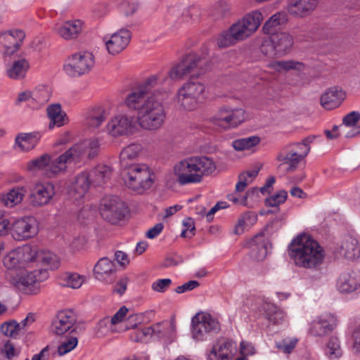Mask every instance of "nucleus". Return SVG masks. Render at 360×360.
<instances>
[{"label": "nucleus", "instance_id": "nucleus-1", "mask_svg": "<svg viewBox=\"0 0 360 360\" xmlns=\"http://www.w3.org/2000/svg\"><path fill=\"white\" fill-rule=\"evenodd\" d=\"M202 63V60L196 54H188L174 65L168 74L159 72L148 77L144 82L133 88L125 98H163L164 92L160 89L153 90V89L165 83L168 77L176 80L183 79L187 75L198 77L202 72L199 70Z\"/></svg>", "mask_w": 360, "mask_h": 360}, {"label": "nucleus", "instance_id": "nucleus-2", "mask_svg": "<svg viewBox=\"0 0 360 360\" xmlns=\"http://www.w3.org/2000/svg\"><path fill=\"white\" fill-rule=\"evenodd\" d=\"M289 254L296 266L314 270L321 267L326 257L323 248L307 234L291 242Z\"/></svg>", "mask_w": 360, "mask_h": 360}, {"label": "nucleus", "instance_id": "nucleus-3", "mask_svg": "<svg viewBox=\"0 0 360 360\" xmlns=\"http://www.w3.org/2000/svg\"><path fill=\"white\" fill-rule=\"evenodd\" d=\"M163 98H125L124 103L136 114L137 121L143 129H160L165 120V112L162 105Z\"/></svg>", "mask_w": 360, "mask_h": 360}, {"label": "nucleus", "instance_id": "nucleus-4", "mask_svg": "<svg viewBox=\"0 0 360 360\" xmlns=\"http://www.w3.org/2000/svg\"><path fill=\"white\" fill-rule=\"evenodd\" d=\"M216 169L214 161L206 156H193L185 158L175 165L174 173L181 185L200 183L204 176L212 174Z\"/></svg>", "mask_w": 360, "mask_h": 360}, {"label": "nucleus", "instance_id": "nucleus-5", "mask_svg": "<svg viewBox=\"0 0 360 360\" xmlns=\"http://www.w3.org/2000/svg\"><path fill=\"white\" fill-rule=\"evenodd\" d=\"M100 143L98 139L84 140L73 145L58 156L52 158L49 171L56 175L65 172L68 165L77 163L87 155L89 158H94L98 152Z\"/></svg>", "mask_w": 360, "mask_h": 360}, {"label": "nucleus", "instance_id": "nucleus-6", "mask_svg": "<svg viewBox=\"0 0 360 360\" xmlns=\"http://www.w3.org/2000/svg\"><path fill=\"white\" fill-rule=\"evenodd\" d=\"M122 178L129 189L141 194L151 188L155 175L147 164L131 163L122 168Z\"/></svg>", "mask_w": 360, "mask_h": 360}, {"label": "nucleus", "instance_id": "nucleus-7", "mask_svg": "<svg viewBox=\"0 0 360 360\" xmlns=\"http://www.w3.org/2000/svg\"><path fill=\"white\" fill-rule=\"evenodd\" d=\"M285 219V214L275 217L250 241V256L252 259L262 261L266 257L269 247L271 245L269 236L282 226Z\"/></svg>", "mask_w": 360, "mask_h": 360}, {"label": "nucleus", "instance_id": "nucleus-8", "mask_svg": "<svg viewBox=\"0 0 360 360\" xmlns=\"http://www.w3.org/2000/svg\"><path fill=\"white\" fill-rule=\"evenodd\" d=\"M94 65L95 58L93 53L88 51H80L67 58L63 70L68 76L76 77L89 73Z\"/></svg>", "mask_w": 360, "mask_h": 360}, {"label": "nucleus", "instance_id": "nucleus-9", "mask_svg": "<svg viewBox=\"0 0 360 360\" xmlns=\"http://www.w3.org/2000/svg\"><path fill=\"white\" fill-rule=\"evenodd\" d=\"M205 87L198 82H188L178 91L176 101L185 110L195 109L205 98Z\"/></svg>", "mask_w": 360, "mask_h": 360}, {"label": "nucleus", "instance_id": "nucleus-10", "mask_svg": "<svg viewBox=\"0 0 360 360\" xmlns=\"http://www.w3.org/2000/svg\"><path fill=\"white\" fill-rule=\"evenodd\" d=\"M192 338L197 341L207 340L212 333L220 329L219 321L210 314L200 312L192 318Z\"/></svg>", "mask_w": 360, "mask_h": 360}, {"label": "nucleus", "instance_id": "nucleus-11", "mask_svg": "<svg viewBox=\"0 0 360 360\" xmlns=\"http://www.w3.org/2000/svg\"><path fill=\"white\" fill-rule=\"evenodd\" d=\"M245 120V111L241 108L222 107L211 118L212 124L223 129L235 128Z\"/></svg>", "mask_w": 360, "mask_h": 360}, {"label": "nucleus", "instance_id": "nucleus-12", "mask_svg": "<svg viewBox=\"0 0 360 360\" xmlns=\"http://www.w3.org/2000/svg\"><path fill=\"white\" fill-rule=\"evenodd\" d=\"M49 277L46 269H37L13 278L12 282L17 288L26 293L36 294L39 291L40 283Z\"/></svg>", "mask_w": 360, "mask_h": 360}, {"label": "nucleus", "instance_id": "nucleus-13", "mask_svg": "<svg viewBox=\"0 0 360 360\" xmlns=\"http://www.w3.org/2000/svg\"><path fill=\"white\" fill-rule=\"evenodd\" d=\"M263 20L261 12L253 11L233 24L231 28L238 41H241L254 33Z\"/></svg>", "mask_w": 360, "mask_h": 360}, {"label": "nucleus", "instance_id": "nucleus-14", "mask_svg": "<svg viewBox=\"0 0 360 360\" xmlns=\"http://www.w3.org/2000/svg\"><path fill=\"white\" fill-rule=\"evenodd\" d=\"M39 232V223L32 216L20 217L11 224V233L16 240H25L34 238Z\"/></svg>", "mask_w": 360, "mask_h": 360}, {"label": "nucleus", "instance_id": "nucleus-15", "mask_svg": "<svg viewBox=\"0 0 360 360\" xmlns=\"http://www.w3.org/2000/svg\"><path fill=\"white\" fill-rule=\"evenodd\" d=\"M308 153V148L293 143L283 148L278 153L277 160L282 162L281 165H288V172H292Z\"/></svg>", "mask_w": 360, "mask_h": 360}, {"label": "nucleus", "instance_id": "nucleus-16", "mask_svg": "<svg viewBox=\"0 0 360 360\" xmlns=\"http://www.w3.org/2000/svg\"><path fill=\"white\" fill-rule=\"evenodd\" d=\"M123 207L124 204L118 197L105 196L101 201L100 212L104 219L115 224L124 216Z\"/></svg>", "mask_w": 360, "mask_h": 360}, {"label": "nucleus", "instance_id": "nucleus-17", "mask_svg": "<svg viewBox=\"0 0 360 360\" xmlns=\"http://www.w3.org/2000/svg\"><path fill=\"white\" fill-rule=\"evenodd\" d=\"M25 34L20 30L0 33V52L5 56L15 53L21 46Z\"/></svg>", "mask_w": 360, "mask_h": 360}, {"label": "nucleus", "instance_id": "nucleus-18", "mask_svg": "<svg viewBox=\"0 0 360 360\" xmlns=\"http://www.w3.org/2000/svg\"><path fill=\"white\" fill-rule=\"evenodd\" d=\"M55 195L54 186L51 183H37L30 191V202L34 207L48 204Z\"/></svg>", "mask_w": 360, "mask_h": 360}, {"label": "nucleus", "instance_id": "nucleus-19", "mask_svg": "<svg viewBox=\"0 0 360 360\" xmlns=\"http://www.w3.org/2000/svg\"><path fill=\"white\" fill-rule=\"evenodd\" d=\"M236 350L234 342L227 339H219L207 354V360H231Z\"/></svg>", "mask_w": 360, "mask_h": 360}, {"label": "nucleus", "instance_id": "nucleus-20", "mask_svg": "<svg viewBox=\"0 0 360 360\" xmlns=\"http://www.w3.org/2000/svg\"><path fill=\"white\" fill-rule=\"evenodd\" d=\"M132 118L124 115L114 116L106 126V130L112 136L127 135L133 131Z\"/></svg>", "mask_w": 360, "mask_h": 360}, {"label": "nucleus", "instance_id": "nucleus-21", "mask_svg": "<svg viewBox=\"0 0 360 360\" xmlns=\"http://www.w3.org/2000/svg\"><path fill=\"white\" fill-rule=\"evenodd\" d=\"M131 33L128 30L121 29L110 37H105L104 41L109 53L115 55L123 51L129 44Z\"/></svg>", "mask_w": 360, "mask_h": 360}, {"label": "nucleus", "instance_id": "nucleus-22", "mask_svg": "<svg viewBox=\"0 0 360 360\" xmlns=\"http://www.w3.org/2000/svg\"><path fill=\"white\" fill-rule=\"evenodd\" d=\"M75 323L76 316L72 311H61L53 321L51 330L55 334L60 335L72 329Z\"/></svg>", "mask_w": 360, "mask_h": 360}, {"label": "nucleus", "instance_id": "nucleus-23", "mask_svg": "<svg viewBox=\"0 0 360 360\" xmlns=\"http://www.w3.org/2000/svg\"><path fill=\"white\" fill-rule=\"evenodd\" d=\"M116 272L114 262L108 257L101 258L94 266L95 278L101 281L110 283L115 278Z\"/></svg>", "mask_w": 360, "mask_h": 360}, {"label": "nucleus", "instance_id": "nucleus-24", "mask_svg": "<svg viewBox=\"0 0 360 360\" xmlns=\"http://www.w3.org/2000/svg\"><path fill=\"white\" fill-rule=\"evenodd\" d=\"M336 326V320L331 314L321 316L314 320L310 326L309 333L316 337L326 335Z\"/></svg>", "mask_w": 360, "mask_h": 360}, {"label": "nucleus", "instance_id": "nucleus-25", "mask_svg": "<svg viewBox=\"0 0 360 360\" xmlns=\"http://www.w3.org/2000/svg\"><path fill=\"white\" fill-rule=\"evenodd\" d=\"M89 175L86 172L78 174L69 185L70 196L75 200L82 199L86 193L89 187Z\"/></svg>", "mask_w": 360, "mask_h": 360}, {"label": "nucleus", "instance_id": "nucleus-26", "mask_svg": "<svg viewBox=\"0 0 360 360\" xmlns=\"http://www.w3.org/2000/svg\"><path fill=\"white\" fill-rule=\"evenodd\" d=\"M318 1V0H290L288 11L290 15L295 17H306L315 10Z\"/></svg>", "mask_w": 360, "mask_h": 360}, {"label": "nucleus", "instance_id": "nucleus-27", "mask_svg": "<svg viewBox=\"0 0 360 360\" xmlns=\"http://www.w3.org/2000/svg\"><path fill=\"white\" fill-rule=\"evenodd\" d=\"M345 92L338 87L328 89L321 96V104L326 110L338 107L345 98Z\"/></svg>", "mask_w": 360, "mask_h": 360}, {"label": "nucleus", "instance_id": "nucleus-28", "mask_svg": "<svg viewBox=\"0 0 360 360\" xmlns=\"http://www.w3.org/2000/svg\"><path fill=\"white\" fill-rule=\"evenodd\" d=\"M340 255L348 260L360 257V245L358 240L352 236L346 237L340 246Z\"/></svg>", "mask_w": 360, "mask_h": 360}, {"label": "nucleus", "instance_id": "nucleus-29", "mask_svg": "<svg viewBox=\"0 0 360 360\" xmlns=\"http://www.w3.org/2000/svg\"><path fill=\"white\" fill-rule=\"evenodd\" d=\"M82 22L79 20L66 21L57 27V33L64 39L70 40L77 37L82 28Z\"/></svg>", "mask_w": 360, "mask_h": 360}, {"label": "nucleus", "instance_id": "nucleus-30", "mask_svg": "<svg viewBox=\"0 0 360 360\" xmlns=\"http://www.w3.org/2000/svg\"><path fill=\"white\" fill-rule=\"evenodd\" d=\"M128 312L126 307H122L110 319L105 318L100 322V325L108 326L109 330L115 333L124 332L123 321Z\"/></svg>", "mask_w": 360, "mask_h": 360}, {"label": "nucleus", "instance_id": "nucleus-31", "mask_svg": "<svg viewBox=\"0 0 360 360\" xmlns=\"http://www.w3.org/2000/svg\"><path fill=\"white\" fill-rule=\"evenodd\" d=\"M360 287V274L352 272L342 274L338 281V288L341 292H351Z\"/></svg>", "mask_w": 360, "mask_h": 360}, {"label": "nucleus", "instance_id": "nucleus-32", "mask_svg": "<svg viewBox=\"0 0 360 360\" xmlns=\"http://www.w3.org/2000/svg\"><path fill=\"white\" fill-rule=\"evenodd\" d=\"M29 68V62L25 58H19L8 65L6 74L10 79H21L26 76V73Z\"/></svg>", "mask_w": 360, "mask_h": 360}, {"label": "nucleus", "instance_id": "nucleus-33", "mask_svg": "<svg viewBox=\"0 0 360 360\" xmlns=\"http://www.w3.org/2000/svg\"><path fill=\"white\" fill-rule=\"evenodd\" d=\"M26 193V187L18 186L2 195L1 200L6 207H13L22 201Z\"/></svg>", "mask_w": 360, "mask_h": 360}, {"label": "nucleus", "instance_id": "nucleus-34", "mask_svg": "<svg viewBox=\"0 0 360 360\" xmlns=\"http://www.w3.org/2000/svg\"><path fill=\"white\" fill-rule=\"evenodd\" d=\"M41 135L39 132L20 134L15 138V147L26 152L33 149L38 143Z\"/></svg>", "mask_w": 360, "mask_h": 360}, {"label": "nucleus", "instance_id": "nucleus-35", "mask_svg": "<svg viewBox=\"0 0 360 360\" xmlns=\"http://www.w3.org/2000/svg\"><path fill=\"white\" fill-rule=\"evenodd\" d=\"M323 352L329 360H339L344 354L340 339L335 335L330 336L325 345Z\"/></svg>", "mask_w": 360, "mask_h": 360}, {"label": "nucleus", "instance_id": "nucleus-36", "mask_svg": "<svg viewBox=\"0 0 360 360\" xmlns=\"http://www.w3.org/2000/svg\"><path fill=\"white\" fill-rule=\"evenodd\" d=\"M52 163V158L48 154H44L39 158H34L27 163V169L34 172L37 170H45L48 176H56L49 171L50 165Z\"/></svg>", "mask_w": 360, "mask_h": 360}, {"label": "nucleus", "instance_id": "nucleus-37", "mask_svg": "<svg viewBox=\"0 0 360 360\" xmlns=\"http://www.w3.org/2000/svg\"><path fill=\"white\" fill-rule=\"evenodd\" d=\"M47 113L50 119L49 128L52 129L55 126L60 127L63 126L68 120L65 112L61 110L60 104H52L47 108Z\"/></svg>", "mask_w": 360, "mask_h": 360}, {"label": "nucleus", "instance_id": "nucleus-38", "mask_svg": "<svg viewBox=\"0 0 360 360\" xmlns=\"http://www.w3.org/2000/svg\"><path fill=\"white\" fill-rule=\"evenodd\" d=\"M32 92V108L39 109L45 105L51 98V89L46 86L39 85Z\"/></svg>", "mask_w": 360, "mask_h": 360}, {"label": "nucleus", "instance_id": "nucleus-39", "mask_svg": "<svg viewBox=\"0 0 360 360\" xmlns=\"http://www.w3.org/2000/svg\"><path fill=\"white\" fill-rule=\"evenodd\" d=\"M274 46L277 49V51L281 56L286 53V52L292 47V38L287 32H276L270 35Z\"/></svg>", "mask_w": 360, "mask_h": 360}, {"label": "nucleus", "instance_id": "nucleus-40", "mask_svg": "<svg viewBox=\"0 0 360 360\" xmlns=\"http://www.w3.org/2000/svg\"><path fill=\"white\" fill-rule=\"evenodd\" d=\"M108 115V112L103 108H94L86 117V125L92 129H96L105 120Z\"/></svg>", "mask_w": 360, "mask_h": 360}, {"label": "nucleus", "instance_id": "nucleus-41", "mask_svg": "<svg viewBox=\"0 0 360 360\" xmlns=\"http://www.w3.org/2000/svg\"><path fill=\"white\" fill-rule=\"evenodd\" d=\"M287 21L288 16L285 13H276L264 23L263 30L265 33L271 35L280 25H284Z\"/></svg>", "mask_w": 360, "mask_h": 360}, {"label": "nucleus", "instance_id": "nucleus-42", "mask_svg": "<svg viewBox=\"0 0 360 360\" xmlns=\"http://www.w3.org/2000/svg\"><path fill=\"white\" fill-rule=\"evenodd\" d=\"M257 221V216L252 212L243 214L238 220L234 228V233L237 235L242 234L246 229L252 226Z\"/></svg>", "mask_w": 360, "mask_h": 360}, {"label": "nucleus", "instance_id": "nucleus-43", "mask_svg": "<svg viewBox=\"0 0 360 360\" xmlns=\"http://www.w3.org/2000/svg\"><path fill=\"white\" fill-rule=\"evenodd\" d=\"M37 262L41 264L44 266L42 269L46 271L47 269H57L59 266L58 256L53 252L45 250H39Z\"/></svg>", "mask_w": 360, "mask_h": 360}, {"label": "nucleus", "instance_id": "nucleus-44", "mask_svg": "<svg viewBox=\"0 0 360 360\" xmlns=\"http://www.w3.org/2000/svg\"><path fill=\"white\" fill-rule=\"evenodd\" d=\"M141 146L140 144H130L125 147L120 153V163L122 168H125L127 165H129V160H131L137 158L141 151Z\"/></svg>", "mask_w": 360, "mask_h": 360}, {"label": "nucleus", "instance_id": "nucleus-45", "mask_svg": "<svg viewBox=\"0 0 360 360\" xmlns=\"http://www.w3.org/2000/svg\"><path fill=\"white\" fill-rule=\"evenodd\" d=\"M268 66L278 72L283 70L288 71L290 70L302 71L304 68L303 63L294 60L272 61L269 63Z\"/></svg>", "mask_w": 360, "mask_h": 360}, {"label": "nucleus", "instance_id": "nucleus-46", "mask_svg": "<svg viewBox=\"0 0 360 360\" xmlns=\"http://www.w3.org/2000/svg\"><path fill=\"white\" fill-rule=\"evenodd\" d=\"M17 251L22 266L28 262L37 261L39 250L36 246L24 245Z\"/></svg>", "mask_w": 360, "mask_h": 360}, {"label": "nucleus", "instance_id": "nucleus-47", "mask_svg": "<svg viewBox=\"0 0 360 360\" xmlns=\"http://www.w3.org/2000/svg\"><path fill=\"white\" fill-rule=\"evenodd\" d=\"M259 142L260 138L259 136H250L233 141L231 146L236 150L242 151L258 145Z\"/></svg>", "mask_w": 360, "mask_h": 360}, {"label": "nucleus", "instance_id": "nucleus-48", "mask_svg": "<svg viewBox=\"0 0 360 360\" xmlns=\"http://www.w3.org/2000/svg\"><path fill=\"white\" fill-rule=\"evenodd\" d=\"M259 168L254 169L251 171L243 172L238 176V181L236 185V192H242L246 187L250 184L258 175Z\"/></svg>", "mask_w": 360, "mask_h": 360}, {"label": "nucleus", "instance_id": "nucleus-49", "mask_svg": "<svg viewBox=\"0 0 360 360\" xmlns=\"http://www.w3.org/2000/svg\"><path fill=\"white\" fill-rule=\"evenodd\" d=\"M112 171L110 167L107 165H98L94 171L91 176L94 178V181L97 186H102L110 178Z\"/></svg>", "mask_w": 360, "mask_h": 360}, {"label": "nucleus", "instance_id": "nucleus-50", "mask_svg": "<svg viewBox=\"0 0 360 360\" xmlns=\"http://www.w3.org/2000/svg\"><path fill=\"white\" fill-rule=\"evenodd\" d=\"M1 330L4 335L15 339L22 335L18 322L15 320H11L2 323Z\"/></svg>", "mask_w": 360, "mask_h": 360}, {"label": "nucleus", "instance_id": "nucleus-51", "mask_svg": "<svg viewBox=\"0 0 360 360\" xmlns=\"http://www.w3.org/2000/svg\"><path fill=\"white\" fill-rule=\"evenodd\" d=\"M63 280L68 287L77 289L85 281V277L77 273H67L64 275Z\"/></svg>", "mask_w": 360, "mask_h": 360}, {"label": "nucleus", "instance_id": "nucleus-52", "mask_svg": "<svg viewBox=\"0 0 360 360\" xmlns=\"http://www.w3.org/2000/svg\"><path fill=\"white\" fill-rule=\"evenodd\" d=\"M260 49L262 53L268 57L273 58L281 56L278 51H277V49L274 46V42L271 36L263 39Z\"/></svg>", "mask_w": 360, "mask_h": 360}, {"label": "nucleus", "instance_id": "nucleus-53", "mask_svg": "<svg viewBox=\"0 0 360 360\" xmlns=\"http://www.w3.org/2000/svg\"><path fill=\"white\" fill-rule=\"evenodd\" d=\"M4 265L8 269L23 267L17 250L9 252L4 259Z\"/></svg>", "mask_w": 360, "mask_h": 360}, {"label": "nucleus", "instance_id": "nucleus-54", "mask_svg": "<svg viewBox=\"0 0 360 360\" xmlns=\"http://www.w3.org/2000/svg\"><path fill=\"white\" fill-rule=\"evenodd\" d=\"M237 38L230 27L229 30L223 32L218 38L217 44L219 47L225 48L238 42Z\"/></svg>", "mask_w": 360, "mask_h": 360}, {"label": "nucleus", "instance_id": "nucleus-55", "mask_svg": "<svg viewBox=\"0 0 360 360\" xmlns=\"http://www.w3.org/2000/svg\"><path fill=\"white\" fill-rule=\"evenodd\" d=\"M297 340L293 338H284L276 342V347L285 354H290L295 347Z\"/></svg>", "mask_w": 360, "mask_h": 360}, {"label": "nucleus", "instance_id": "nucleus-56", "mask_svg": "<svg viewBox=\"0 0 360 360\" xmlns=\"http://www.w3.org/2000/svg\"><path fill=\"white\" fill-rule=\"evenodd\" d=\"M77 338L70 337L60 343L58 347V353L60 356L66 354L72 351L77 345Z\"/></svg>", "mask_w": 360, "mask_h": 360}, {"label": "nucleus", "instance_id": "nucleus-57", "mask_svg": "<svg viewBox=\"0 0 360 360\" xmlns=\"http://www.w3.org/2000/svg\"><path fill=\"white\" fill-rule=\"evenodd\" d=\"M287 196V192L281 190L276 194L273 195L269 198L266 199V205L269 207H277L285 201Z\"/></svg>", "mask_w": 360, "mask_h": 360}, {"label": "nucleus", "instance_id": "nucleus-58", "mask_svg": "<svg viewBox=\"0 0 360 360\" xmlns=\"http://www.w3.org/2000/svg\"><path fill=\"white\" fill-rule=\"evenodd\" d=\"M152 328L154 329V335L158 338L165 337L167 335L166 330L170 329L174 331L175 330V327L172 323L168 322H162L158 323L153 326H152Z\"/></svg>", "mask_w": 360, "mask_h": 360}, {"label": "nucleus", "instance_id": "nucleus-59", "mask_svg": "<svg viewBox=\"0 0 360 360\" xmlns=\"http://www.w3.org/2000/svg\"><path fill=\"white\" fill-rule=\"evenodd\" d=\"M274 310L272 312L266 313V318L269 322L273 324H280L285 321V315L284 312L281 309H277L274 307H272Z\"/></svg>", "mask_w": 360, "mask_h": 360}, {"label": "nucleus", "instance_id": "nucleus-60", "mask_svg": "<svg viewBox=\"0 0 360 360\" xmlns=\"http://www.w3.org/2000/svg\"><path fill=\"white\" fill-rule=\"evenodd\" d=\"M138 7V3L135 0H126L122 4V10L126 16L134 14Z\"/></svg>", "mask_w": 360, "mask_h": 360}, {"label": "nucleus", "instance_id": "nucleus-61", "mask_svg": "<svg viewBox=\"0 0 360 360\" xmlns=\"http://www.w3.org/2000/svg\"><path fill=\"white\" fill-rule=\"evenodd\" d=\"M172 284L170 278L158 279L153 283L152 289L158 292H164Z\"/></svg>", "mask_w": 360, "mask_h": 360}, {"label": "nucleus", "instance_id": "nucleus-62", "mask_svg": "<svg viewBox=\"0 0 360 360\" xmlns=\"http://www.w3.org/2000/svg\"><path fill=\"white\" fill-rule=\"evenodd\" d=\"M360 120V113L352 111L344 117L342 124L345 127H354Z\"/></svg>", "mask_w": 360, "mask_h": 360}, {"label": "nucleus", "instance_id": "nucleus-63", "mask_svg": "<svg viewBox=\"0 0 360 360\" xmlns=\"http://www.w3.org/2000/svg\"><path fill=\"white\" fill-rule=\"evenodd\" d=\"M141 316L132 314L129 316L126 322L124 323L123 330L124 331L136 328L141 322Z\"/></svg>", "mask_w": 360, "mask_h": 360}, {"label": "nucleus", "instance_id": "nucleus-64", "mask_svg": "<svg viewBox=\"0 0 360 360\" xmlns=\"http://www.w3.org/2000/svg\"><path fill=\"white\" fill-rule=\"evenodd\" d=\"M183 225L186 227V229L181 232L182 237L191 238L195 234V226L193 220L191 218L185 219L183 222Z\"/></svg>", "mask_w": 360, "mask_h": 360}]
</instances>
